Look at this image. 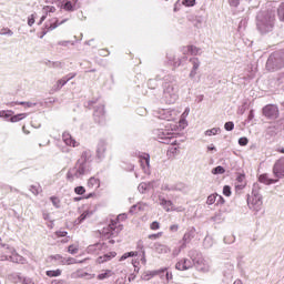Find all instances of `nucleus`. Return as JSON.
<instances>
[{"instance_id": "f257e3e1", "label": "nucleus", "mask_w": 284, "mask_h": 284, "mask_svg": "<svg viewBox=\"0 0 284 284\" xmlns=\"http://www.w3.org/2000/svg\"><path fill=\"white\" fill-rule=\"evenodd\" d=\"M121 219H123V215H119L116 219L111 220L109 226L102 231L103 236L106 239L119 236V233L123 232V225L119 222Z\"/></svg>"}, {"instance_id": "f03ea898", "label": "nucleus", "mask_w": 284, "mask_h": 284, "mask_svg": "<svg viewBox=\"0 0 284 284\" xmlns=\"http://www.w3.org/2000/svg\"><path fill=\"white\" fill-rule=\"evenodd\" d=\"M248 205L255 212H258L263 207V196L260 193H254L253 196L248 200Z\"/></svg>"}, {"instance_id": "7ed1b4c3", "label": "nucleus", "mask_w": 284, "mask_h": 284, "mask_svg": "<svg viewBox=\"0 0 284 284\" xmlns=\"http://www.w3.org/2000/svg\"><path fill=\"white\" fill-rule=\"evenodd\" d=\"M263 114L267 119H278V106L274 104H267L263 108Z\"/></svg>"}, {"instance_id": "20e7f679", "label": "nucleus", "mask_w": 284, "mask_h": 284, "mask_svg": "<svg viewBox=\"0 0 284 284\" xmlns=\"http://www.w3.org/2000/svg\"><path fill=\"white\" fill-rule=\"evenodd\" d=\"M139 162L144 174H150V154L142 153L141 155H139Z\"/></svg>"}, {"instance_id": "39448f33", "label": "nucleus", "mask_w": 284, "mask_h": 284, "mask_svg": "<svg viewBox=\"0 0 284 284\" xmlns=\"http://www.w3.org/2000/svg\"><path fill=\"white\" fill-rule=\"evenodd\" d=\"M194 263L192 260L182 258L175 264V270H179L180 272H185V270H192Z\"/></svg>"}, {"instance_id": "423d86ee", "label": "nucleus", "mask_w": 284, "mask_h": 284, "mask_svg": "<svg viewBox=\"0 0 284 284\" xmlns=\"http://www.w3.org/2000/svg\"><path fill=\"white\" fill-rule=\"evenodd\" d=\"M273 174H275V176L277 179H283L284 176V158L280 159L274 168H273Z\"/></svg>"}, {"instance_id": "0eeeda50", "label": "nucleus", "mask_w": 284, "mask_h": 284, "mask_svg": "<svg viewBox=\"0 0 284 284\" xmlns=\"http://www.w3.org/2000/svg\"><path fill=\"white\" fill-rule=\"evenodd\" d=\"M183 54H190L191 57H196L201 54V48L193 44L183 47Z\"/></svg>"}, {"instance_id": "6e6552de", "label": "nucleus", "mask_w": 284, "mask_h": 284, "mask_svg": "<svg viewBox=\"0 0 284 284\" xmlns=\"http://www.w3.org/2000/svg\"><path fill=\"white\" fill-rule=\"evenodd\" d=\"M55 28H59V21L58 20H51L49 22L45 23V30L42 31L40 39H43V37H45V34H48V32L55 30Z\"/></svg>"}, {"instance_id": "1a4fd4ad", "label": "nucleus", "mask_w": 284, "mask_h": 284, "mask_svg": "<svg viewBox=\"0 0 284 284\" xmlns=\"http://www.w3.org/2000/svg\"><path fill=\"white\" fill-rule=\"evenodd\" d=\"M190 63H192L193 68L190 72V78L194 79L196 77V72L199 71V68L201 67V61L199 58H191Z\"/></svg>"}, {"instance_id": "9d476101", "label": "nucleus", "mask_w": 284, "mask_h": 284, "mask_svg": "<svg viewBox=\"0 0 284 284\" xmlns=\"http://www.w3.org/2000/svg\"><path fill=\"white\" fill-rule=\"evenodd\" d=\"M102 250H105V243H95L88 246L89 254H99Z\"/></svg>"}, {"instance_id": "9b49d317", "label": "nucleus", "mask_w": 284, "mask_h": 284, "mask_svg": "<svg viewBox=\"0 0 284 284\" xmlns=\"http://www.w3.org/2000/svg\"><path fill=\"white\" fill-rule=\"evenodd\" d=\"M62 140L64 141L65 145H69L70 148H77L79 145V142L72 139V135L70 133H63Z\"/></svg>"}, {"instance_id": "f8f14e48", "label": "nucleus", "mask_w": 284, "mask_h": 284, "mask_svg": "<svg viewBox=\"0 0 284 284\" xmlns=\"http://www.w3.org/2000/svg\"><path fill=\"white\" fill-rule=\"evenodd\" d=\"M179 152L180 151H179V146H176V141H173L166 152V156H169V159H174V156H176Z\"/></svg>"}, {"instance_id": "ddd939ff", "label": "nucleus", "mask_w": 284, "mask_h": 284, "mask_svg": "<svg viewBox=\"0 0 284 284\" xmlns=\"http://www.w3.org/2000/svg\"><path fill=\"white\" fill-rule=\"evenodd\" d=\"M87 187H89V190H99V187H101V181L97 178H90Z\"/></svg>"}, {"instance_id": "4468645a", "label": "nucleus", "mask_w": 284, "mask_h": 284, "mask_svg": "<svg viewBox=\"0 0 284 284\" xmlns=\"http://www.w3.org/2000/svg\"><path fill=\"white\" fill-rule=\"evenodd\" d=\"M97 152L99 159H103V156H105V152H108V144L104 141H100Z\"/></svg>"}, {"instance_id": "2eb2a0df", "label": "nucleus", "mask_w": 284, "mask_h": 284, "mask_svg": "<svg viewBox=\"0 0 284 284\" xmlns=\"http://www.w3.org/2000/svg\"><path fill=\"white\" fill-rule=\"evenodd\" d=\"M274 21H276V16L274 14V11H267L264 14V23H267L268 26H273Z\"/></svg>"}, {"instance_id": "dca6fc26", "label": "nucleus", "mask_w": 284, "mask_h": 284, "mask_svg": "<svg viewBox=\"0 0 284 284\" xmlns=\"http://www.w3.org/2000/svg\"><path fill=\"white\" fill-rule=\"evenodd\" d=\"M260 183H264V185H272V183H277L278 180L270 179L267 174H262L258 178Z\"/></svg>"}, {"instance_id": "f3484780", "label": "nucleus", "mask_w": 284, "mask_h": 284, "mask_svg": "<svg viewBox=\"0 0 284 284\" xmlns=\"http://www.w3.org/2000/svg\"><path fill=\"white\" fill-rule=\"evenodd\" d=\"M111 276H114V272H112V270H104L97 276V278L98 281H105V278H110Z\"/></svg>"}, {"instance_id": "a211bd4d", "label": "nucleus", "mask_w": 284, "mask_h": 284, "mask_svg": "<svg viewBox=\"0 0 284 284\" xmlns=\"http://www.w3.org/2000/svg\"><path fill=\"white\" fill-rule=\"evenodd\" d=\"M155 251L158 254H168V252H170V247L161 243H155Z\"/></svg>"}, {"instance_id": "6ab92c4d", "label": "nucleus", "mask_w": 284, "mask_h": 284, "mask_svg": "<svg viewBox=\"0 0 284 284\" xmlns=\"http://www.w3.org/2000/svg\"><path fill=\"white\" fill-rule=\"evenodd\" d=\"M80 245L79 242H75L73 244H70L68 246L69 254H79Z\"/></svg>"}, {"instance_id": "aec40b11", "label": "nucleus", "mask_w": 284, "mask_h": 284, "mask_svg": "<svg viewBox=\"0 0 284 284\" xmlns=\"http://www.w3.org/2000/svg\"><path fill=\"white\" fill-rule=\"evenodd\" d=\"M74 172H75V176H83V174H85V165L83 164H79L77 168H73Z\"/></svg>"}, {"instance_id": "412c9836", "label": "nucleus", "mask_w": 284, "mask_h": 284, "mask_svg": "<svg viewBox=\"0 0 284 284\" xmlns=\"http://www.w3.org/2000/svg\"><path fill=\"white\" fill-rule=\"evenodd\" d=\"M65 83H68V80L65 78L58 80L54 85V92H59V90H61V88H63V85H65Z\"/></svg>"}, {"instance_id": "4be33fe9", "label": "nucleus", "mask_w": 284, "mask_h": 284, "mask_svg": "<svg viewBox=\"0 0 284 284\" xmlns=\"http://www.w3.org/2000/svg\"><path fill=\"white\" fill-rule=\"evenodd\" d=\"M67 179L68 181H70L72 183V181H74V179H79V176L77 175V172L74 171V169H70L67 173Z\"/></svg>"}, {"instance_id": "5701e85b", "label": "nucleus", "mask_w": 284, "mask_h": 284, "mask_svg": "<svg viewBox=\"0 0 284 284\" xmlns=\"http://www.w3.org/2000/svg\"><path fill=\"white\" fill-rule=\"evenodd\" d=\"M26 116H28V114L20 113V114L11 116L10 121H11V123H17L19 121H22V119H26Z\"/></svg>"}, {"instance_id": "b1692460", "label": "nucleus", "mask_w": 284, "mask_h": 284, "mask_svg": "<svg viewBox=\"0 0 284 284\" xmlns=\"http://www.w3.org/2000/svg\"><path fill=\"white\" fill-rule=\"evenodd\" d=\"M219 132H221V129L213 128V129L205 131V136H216V134H219Z\"/></svg>"}, {"instance_id": "393cba45", "label": "nucleus", "mask_w": 284, "mask_h": 284, "mask_svg": "<svg viewBox=\"0 0 284 284\" xmlns=\"http://www.w3.org/2000/svg\"><path fill=\"white\" fill-rule=\"evenodd\" d=\"M277 17L280 21H284V2H282L277 8Z\"/></svg>"}, {"instance_id": "a878e982", "label": "nucleus", "mask_w": 284, "mask_h": 284, "mask_svg": "<svg viewBox=\"0 0 284 284\" xmlns=\"http://www.w3.org/2000/svg\"><path fill=\"white\" fill-rule=\"evenodd\" d=\"M11 105H24V108H34V102H11Z\"/></svg>"}, {"instance_id": "bb28decb", "label": "nucleus", "mask_w": 284, "mask_h": 284, "mask_svg": "<svg viewBox=\"0 0 284 284\" xmlns=\"http://www.w3.org/2000/svg\"><path fill=\"white\" fill-rule=\"evenodd\" d=\"M217 197H219V194L209 195L206 200L207 205H214V203H216Z\"/></svg>"}, {"instance_id": "cd10ccee", "label": "nucleus", "mask_w": 284, "mask_h": 284, "mask_svg": "<svg viewBox=\"0 0 284 284\" xmlns=\"http://www.w3.org/2000/svg\"><path fill=\"white\" fill-rule=\"evenodd\" d=\"M47 276L50 278H54L57 276H61V270H55V271H47Z\"/></svg>"}, {"instance_id": "c85d7f7f", "label": "nucleus", "mask_w": 284, "mask_h": 284, "mask_svg": "<svg viewBox=\"0 0 284 284\" xmlns=\"http://www.w3.org/2000/svg\"><path fill=\"white\" fill-rule=\"evenodd\" d=\"M50 201L57 209L61 207V200L57 196H51Z\"/></svg>"}, {"instance_id": "c756f323", "label": "nucleus", "mask_w": 284, "mask_h": 284, "mask_svg": "<svg viewBox=\"0 0 284 284\" xmlns=\"http://www.w3.org/2000/svg\"><path fill=\"white\" fill-rule=\"evenodd\" d=\"M77 264V258L68 257L62 261V265H74Z\"/></svg>"}, {"instance_id": "7c9ffc66", "label": "nucleus", "mask_w": 284, "mask_h": 284, "mask_svg": "<svg viewBox=\"0 0 284 284\" xmlns=\"http://www.w3.org/2000/svg\"><path fill=\"white\" fill-rule=\"evenodd\" d=\"M63 9L67 10L68 12H73L74 10V4L71 1H67L63 4Z\"/></svg>"}, {"instance_id": "2f4dec72", "label": "nucleus", "mask_w": 284, "mask_h": 284, "mask_svg": "<svg viewBox=\"0 0 284 284\" xmlns=\"http://www.w3.org/2000/svg\"><path fill=\"white\" fill-rule=\"evenodd\" d=\"M161 205L164 206L165 212H170V207H172V201L162 200Z\"/></svg>"}, {"instance_id": "473e14b6", "label": "nucleus", "mask_w": 284, "mask_h": 284, "mask_svg": "<svg viewBox=\"0 0 284 284\" xmlns=\"http://www.w3.org/2000/svg\"><path fill=\"white\" fill-rule=\"evenodd\" d=\"M182 6H185L186 8H192L196 6V0H183Z\"/></svg>"}, {"instance_id": "72a5a7b5", "label": "nucleus", "mask_w": 284, "mask_h": 284, "mask_svg": "<svg viewBox=\"0 0 284 284\" xmlns=\"http://www.w3.org/2000/svg\"><path fill=\"white\" fill-rule=\"evenodd\" d=\"M212 174H225V169L223 166H216L212 170Z\"/></svg>"}, {"instance_id": "f704fd0d", "label": "nucleus", "mask_w": 284, "mask_h": 284, "mask_svg": "<svg viewBox=\"0 0 284 284\" xmlns=\"http://www.w3.org/2000/svg\"><path fill=\"white\" fill-rule=\"evenodd\" d=\"M224 130H226V132H232V130H234V122H232V121L226 122L224 124Z\"/></svg>"}, {"instance_id": "c9c22d12", "label": "nucleus", "mask_w": 284, "mask_h": 284, "mask_svg": "<svg viewBox=\"0 0 284 284\" xmlns=\"http://www.w3.org/2000/svg\"><path fill=\"white\" fill-rule=\"evenodd\" d=\"M161 236H163V232H158L154 234H150L149 239H150V241H156V239H161Z\"/></svg>"}, {"instance_id": "e433bc0d", "label": "nucleus", "mask_w": 284, "mask_h": 284, "mask_svg": "<svg viewBox=\"0 0 284 284\" xmlns=\"http://www.w3.org/2000/svg\"><path fill=\"white\" fill-rule=\"evenodd\" d=\"M223 194L224 196H232V189L230 187V185H225L223 187Z\"/></svg>"}, {"instance_id": "4c0bfd02", "label": "nucleus", "mask_w": 284, "mask_h": 284, "mask_svg": "<svg viewBox=\"0 0 284 284\" xmlns=\"http://www.w3.org/2000/svg\"><path fill=\"white\" fill-rule=\"evenodd\" d=\"M150 230L156 231V230H161V223L154 221L150 224Z\"/></svg>"}, {"instance_id": "58836bf2", "label": "nucleus", "mask_w": 284, "mask_h": 284, "mask_svg": "<svg viewBox=\"0 0 284 284\" xmlns=\"http://www.w3.org/2000/svg\"><path fill=\"white\" fill-rule=\"evenodd\" d=\"M54 235L57 239H63V237L68 236V232L67 231H57L54 233Z\"/></svg>"}, {"instance_id": "ea45409f", "label": "nucleus", "mask_w": 284, "mask_h": 284, "mask_svg": "<svg viewBox=\"0 0 284 284\" xmlns=\"http://www.w3.org/2000/svg\"><path fill=\"white\" fill-rule=\"evenodd\" d=\"M88 216H90L89 211H84L80 217H79V223H83V221H85V219H88Z\"/></svg>"}, {"instance_id": "a19ab883", "label": "nucleus", "mask_w": 284, "mask_h": 284, "mask_svg": "<svg viewBox=\"0 0 284 284\" xmlns=\"http://www.w3.org/2000/svg\"><path fill=\"white\" fill-rule=\"evenodd\" d=\"M114 257H116V252H109L104 254V258H106V261H112Z\"/></svg>"}, {"instance_id": "79ce46f5", "label": "nucleus", "mask_w": 284, "mask_h": 284, "mask_svg": "<svg viewBox=\"0 0 284 284\" xmlns=\"http://www.w3.org/2000/svg\"><path fill=\"white\" fill-rule=\"evenodd\" d=\"M74 192H75V194H79V195L81 196V195H83V193L85 192V187H83V186H77V187L74 189Z\"/></svg>"}, {"instance_id": "37998d69", "label": "nucleus", "mask_w": 284, "mask_h": 284, "mask_svg": "<svg viewBox=\"0 0 284 284\" xmlns=\"http://www.w3.org/2000/svg\"><path fill=\"white\" fill-rule=\"evenodd\" d=\"M97 263H98L99 265H101V264H103V263H108V258L105 257V255L99 256V257L97 258Z\"/></svg>"}, {"instance_id": "c03bdc74", "label": "nucleus", "mask_w": 284, "mask_h": 284, "mask_svg": "<svg viewBox=\"0 0 284 284\" xmlns=\"http://www.w3.org/2000/svg\"><path fill=\"white\" fill-rule=\"evenodd\" d=\"M239 183H242V187H245V174H241L237 176Z\"/></svg>"}, {"instance_id": "a18cd8bd", "label": "nucleus", "mask_w": 284, "mask_h": 284, "mask_svg": "<svg viewBox=\"0 0 284 284\" xmlns=\"http://www.w3.org/2000/svg\"><path fill=\"white\" fill-rule=\"evenodd\" d=\"M247 143H250V141L247 140V138H240V139H239V144H240V145H247Z\"/></svg>"}, {"instance_id": "49530a36", "label": "nucleus", "mask_w": 284, "mask_h": 284, "mask_svg": "<svg viewBox=\"0 0 284 284\" xmlns=\"http://www.w3.org/2000/svg\"><path fill=\"white\" fill-rule=\"evenodd\" d=\"M34 19H36V16L34 14H31L28 19V26H34Z\"/></svg>"}, {"instance_id": "de8ad7c7", "label": "nucleus", "mask_w": 284, "mask_h": 284, "mask_svg": "<svg viewBox=\"0 0 284 284\" xmlns=\"http://www.w3.org/2000/svg\"><path fill=\"white\" fill-rule=\"evenodd\" d=\"M74 77H77V73H69V74H67V75L64 77V79H65L67 81H72V79H74Z\"/></svg>"}, {"instance_id": "09e8293b", "label": "nucleus", "mask_w": 284, "mask_h": 284, "mask_svg": "<svg viewBox=\"0 0 284 284\" xmlns=\"http://www.w3.org/2000/svg\"><path fill=\"white\" fill-rule=\"evenodd\" d=\"M170 232H179V225L178 224H173L170 226Z\"/></svg>"}, {"instance_id": "8fccbe9b", "label": "nucleus", "mask_w": 284, "mask_h": 284, "mask_svg": "<svg viewBox=\"0 0 284 284\" xmlns=\"http://www.w3.org/2000/svg\"><path fill=\"white\" fill-rule=\"evenodd\" d=\"M225 203V199L223 196L217 195V204L223 205Z\"/></svg>"}, {"instance_id": "3c124183", "label": "nucleus", "mask_w": 284, "mask_h": 284, "mask_svg": "<svg viewBox=\"0 0 284 284\" xmlns=\"http://www.w3.org/2000/svg\"><path fill=\"white\" fill-rule=\"evenodd\" d=\"M239 3V0H230V6H233V8H237Z\"/></svg>"}, {"instance_id": "603ef678", "label": "nucleus", "mask_w": 284, "mask_h": 284, "mask_svg": "<svg viewBox=\"0 0 284 284\" xmlns=\"http://www.w3.org/2000/svg\"><path fill=\"white\" fill-rule=\"evenodd\" d=\"M128 254H129V258L132 256H139V252H134V251L128 252Z\"/></svg>"}, {"instance_id": "864d4df0", "label": "nucleus", "mask_w": 284, "mask_h": 284, "mask_svg": "<svg viewBox=\"0 0 284 284\" xmlns=\"http://www.w3.org/2000/svg\"><path fill=\"white\" fill-rule=\"evenodd\" d=\"M128 254H129V258L132 256H139V252H134V251L128 252Z\"/></svg>"}, {"instance_id": "5fc2aeb1", "label": "nucleus", "mask_w": 284, "mask_h": 284, "mask_svg": "<svg viewBox=\"0 0 284 284\" xmlns=\"http://www.w3.org/2000/svg\"><path fill=\"white\" fill-rule=\"evenodd\" d=\"M125 258H130L129 253H124V254L120 257V261H125Z\"/></svg>"}, {"instance_id": "6e6d98bb", "label": "nucleus", "mask_w": 284, "mask_h": 284, "mask_svg": "<svg viewBox=\"0 0 284 284\" xmlns=\"http://www.w3.org/2000/svg\"><path fill=\"white\" fill-rule=\"evenodd\" d=\"M60 243H70V236H65L60 241Z\"/></svg>"}, {"instance_id": "4d7b16f0", "label": "nucleus", "mask_w": 284, "mask_h": 284, "mask_svg": "<svg viewBox=\"0 0 284 284\" xmlns=\"http://www.w3.org/2000/svg\"><path fill=\"white\" fill-rule=\"evenodd\" d=\"M174 134L172 133H166V136H164V139H173Z\"/></svg>"}, {"instance_id": "13d9d810", "label": "nucleus", "mask_w": 284, "mask_h": 284, "mask_svg": "<svg viewBox=\"0 0 284 284\" xmlns=\"http://www.w3.org/2000/svg\"><path fill=\"white\" fill-rule=\"evenodd\" d=\"M92 196H97L95 193H90L89 195L85 196V199H92Z\"/></svg>"}, {"instance_id": "bf43d9fd", "label": "nucleus", "mask_w": 284, "mask_h": 284, "mask_svg": "<svg viewBox=\"0 0 284 284\" xmlns=\"http://www.w3.org/2000/svg\"><path fill=\"white\" fill-rule=\"evenodd\" d=\"M22 132H23L24 134H30V131L26 130V126H22Z\"/></svg>"}, {"instance_id": "052dcab7", "label": "nucleus", "mask_w": 284, "mask_h": 284, "mask_svg": "<svg viewBox=\"0 0 284 284\" xmlns=\"http://www.w3.org/2000/svg\"><path fill=\"white\" fill-rule=\"evenodd\" d=\"M192 235L190 233H185L183 239H190Z\"/></svg>"}, {"instance_id": "680f3d73", "label": "nucleus", "mask_w": 284, "mask_h": 284, "mask_svg": "<svg viewBox=\"0 0 284 284\" xmlns=\"http://www.w3.org/2000/svg\"><path fill=\"white\" fill-rule=\"evenodd\" d=\"M43 21H45V16H42L40 19V23H43Z\"/></svg>"}, {"instance_id": "e2e57ef3", "label": "nucleus", "mask_w": 284, "mask_h": 284, "mask_svg": "<svg viewBox=\"0 0 284 284\" xmlns=\"http://www.w3.org/2000/svg\"><path fill=\"white\" fill-rule=\"evenodd\" d=\"M233 284H243L241 280H236Z\"/></svg>"}, {"instance_id": "0e129e2a", "label": "nucleus", "mask_w": 284, "mask_h": 284, "mask_svg": "<svg viewBox=\"0 0 284 284\" xmlns=\"http://www.w3.org/2000/svg\"><path fill=\"white\" fill-rule=\"evenodd\" d=\"M6 114V111H0V116H3Z\"/></svg>"}, {"instance_id": "69168bd1", "label": "nucleus", "mask_w": 284, "mask_h": 284, "mask_svg": "<svg viewBox=\"0 0 284 284\" xmlns=\"http://www.w3.org/2000/svg\"><path fill=\"white\" fill-rule=\"evenodd\" d=\"M82 156H88V152L84 151V152L82 153Z\"/></svg>"}, {"instance_id": "338daca9", "label": "nucleus", "mask_w": 284, "mask_h": 284, "mask_svg": "<svg viewBox=\"0 0 284 284\" xmlns=\"http://www.w3.org/2000/svg\"><path fill=\"white\" fill-rule=\"evenodd\" d=\"M207 149L209 150H216V148H214V146H209Z\"/></svg>"}, {"instance_id": "774afa93", "label": "nucleus", "mask_w": 284, "mask_h": 284, "mask_svg": "<svg viewBox=\"0 0 284 284\" xmlns=\"http://www.w3.org/2000/svg\"><path fill=\"white\" fill-rule=\"evenodd\" d=\"M280 152H281L282 154H284V149L280 150Z\"/></svg>"}]
</instances>
